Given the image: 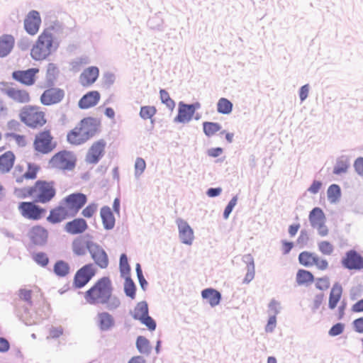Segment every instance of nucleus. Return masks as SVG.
I'll return each mask as SVG.
<instances>
[{
  "mask_svg": "<svg viewBox=\"0 0 363 363\" xmlns=\"http://www.w3.org/2000/svg\"><path fill=\"white\" fill-rule=\"evenodd\" d=\"M113 284L111 279L104 277L99 279L91 288L84 292V298L90 305H105L109 311L118 308L120 299L113 296Z\"/></svg>",
  "mask_w": 363,
  "mask_h": 363,
  "instance_id": "f257e3e1",
  "label": "nucleus"
},
{
  "mask_svg": "<svg viewBox=\"0 0 363 363\" xmlns=\"http://www.w3.org/2000/svg\"><path fill=\"white\" fill-rule=\"evenodd\" d=\"M101 121L94 117H86L69 130L67 135V140L73 145H79L93 138L100 130Z\"/></svg>",
  "mask_w": 363,
  "mask_h": 363,
  "instance_id": "f03ea898",
  "label": "nucleus"
},
{
  "mask_svg": "<svg viewBox=\"0 0 363 363\" xmlns=\"http://www.w3.org/2000/svg\"><path fill=\"white\" fill-rule=\"evenodd\" d=\"M21 121L31 129H40L48 123L46 111L37 105L23 106L19 112Z\"/></svg>",
  "mask_w": 363,
  "mask_h": 363,
  "instance_id": "7ed1b4c3",
  "label": "nucleus"
},
{
  "mask_svg": "<svg viewBox=\"0 0 363 363\" xmlns=\"http://www.w3.org/2000/svg\"><path fill=\"white\" fill-rule=\"evenodd\" d=\"M52 28H45L38 36L31 49L30 55L35 60H45L52 52L53 35Z\"/></svg>",
  "mask_w": 363,
  "mask_h": 363,
  "instance_id": "20e7f679",
  "label": "nucleus"
},
{
  "mask_svg": "<svg viewBox=\"0 0 363 363\" xmlns=\"http://www.w3.org/2000/svg\"><path fill=\"white\" fill-rule=\"evenodd\" d=\"M33 193L35 202L47 203L56 195V186L54 181L38 180L33 184Z\"/></svg>",
  "mask_w": 363,
  "mask_h": 363,
  "instance_id": "39448f33",
  "label": "nucleus"
},
{
  "mask_svg": "<svg viewBox=\"0 0 363 363\" xmlns=\"http://www.w3.org/2000/svg\"><path fill=\"white\" fill-rule=\"evenodd\" d=\"M77 163L75 155L68 150H62L55 153L49 160V166L52 169L62 171H72Z\"/></svg>",
  "mask_w": 363,
  "mask_h": 363,
  "instance_id": "423d86ee",
  "label": "nucleus"
},
{
  "mask_svg": "<svg viewBox=\"0 0 363 363\" xmlns=\"http://www.w3.org/2000/svg\"><path fill=\"white\" fill-rule=\"evenodd\" d=\"M56 147V142L50 130L45 129L38 132L33 140V148L38 153L46 155Z\"/></svg>",
  "mask_w": 363,
  "mask_h": 363,
  "instance_id": "0eeeda50",
  "label": "nucleus"
},
{
  "mask_svg": "<svg viewBox=\"0 0 363 363\" xmlns=\"http://www.w3.org/2000/svg\"><path fill=\"white\" fill-rule=\"evenodd\" d=\"M21 216L28 220H41L46 214V209L38 205L35 201H22L18 205Z\"/></svg>",
  "mask_w": 363,
  "mask_h": 363,
  "instance_id": "6e6552de",
  "label": "nucleus"
},
{
  "mask_svg": "<svg viewBox=\"0 0 363 363\" xmlns=\"http://www.w3.org/2000/svg\"><path fill=\"white\" fill-rule=\"evenodd\" d=\"M96 269L94 264L89 263L79 269L73 279V286L76 289H81L86 286L89 281L96 275Z\"/></svg>",
  "mask_w": 363,
  "mask_h": 363,
  "instance_id": "1a4fd4ad",
  "label": "nucleus"
},
{
  "mask_svg": "<svg viewBox=\"0 0 363 363\" xmlns=\"http://www.w3.org/2000/svg\"><path fill=\"white\" fill-rule=\"evenodd\" d=\"M86 196L82 193L72 194L66 196L62 201L65 208L74 216L86 203Z\"/></svg>",
  "mask_w": 363,
  "mask_h": 363,
  "instance_id": "9d476101",
  "label": "nucleus"
},
{
  "mask_svg": "<svg viewBox=\"0 0 363 363\" xmlns=\"http://www.w3.org/2000/svg\"><path fill=\"white\" fill-rule=\"evenodd\" d=\"M18 297L28 306H32L34 300L43 298V293L37 285L25 286L18 290Z\"/></svg>",
  "mask_w": 363,
  "mask_h": 363,
  "instance_id": "9b49d317",
  "label": "nucleus"
},
{
  "mask_svg": "<svg viewBox=\"0 0 363 363\" xmlns=\"http://www.w3.org/2000/svg\"><path fill=\"white\" fill-rule=\"evenodd\" d=\"M65 97V91L60 88L52 87L44 91L40 101L44 106H51L62 101Z\"/></svg>",
  "mask_w": 363,
  "mask_h": 363,
  "instance_id": "f8f14e48",
  "label": "nucleus"
},
{
  "mask_svg": "<svg viewBox=\"0 0 363 363\" xmlns=\"http://www.w3.org/2000/svg\"><path fill=\"white\" fill-rule=\"evenodd\" d=\"M106 143L105 140L100 139L94 142L89 147L86 155V161L90 164H96L103 157Z\"/></svg>",
  "mask_w": 363,
  "mask_h": 363,
  "instance_id": "ddd939ff",
  "label": "nucleus"
},
{
  "mask_svg": "<svg viewBox=\"0 0 363 363\" xmlns=\"http://www.w3.org/2000/svg\"><path fill=\"white\" fill-rule=\"evenodd\" d=\"M40 24L41 18L37 11H30L25 18L24 28L31 35H35L38 32Z\"/></svg>",
  "mask_w": 363,
  "mask_h": 363,
  "instance_id": "4468645a",
  "label": "nucleus"
},
{
  "mask_svg": "<svg viewBox=\"0 0 363 363\" xmlns=\"http://www.w3.org/2000/svg\"><path fill=\"white\" fill-rule=\"evenodd\" d=\"M89 253L95 264L101 269H106L108 266V257L105 250L98 244L93 243L89 249Z\"/></svg>",
  "mask_w": 363,
  "mask_h": 363,
  "instance_id": "2eb2a0df",
  "label": "nucleus"
},
{
  "mask_svg": "<svg viewBox=\"0 0 363 363\" xmlns=\"http://www.w3.org/2000/svg\"><path fill=\"white\" fill-rule=\"evenodd\" d=\"M39 72L37 68H30L27 70H17L12 73V77L16 81L26 85L31 86L35 82V74Z\"/></svg>",
  "mask_w": 363,
  "mask_h": 363,
  "instance_id": "dca6fc26",
  "label": "nucleus"
},
{
  "mask_svg": "<svg viewBox=\"0 0 363 363\" xmlns=\"http://www.w3.org/2000/svg\"><path fill=\"white\" fill-rule=\"evenodd\" d=\"M28 235L33 245H43L48 241V232L44 227L36 225L30 229Z\"/></svg>",
  "mask_w": 363,
  "mask_h": 363,
  "instance_id": "f3484780",
  "label": "nucleus"
},
{
  "mask_svg": "<svg viewBox=\"0 0 363 363\" xmlns=\"http://www.w3.org/2000/svg\"><path fill=\"white\" fill-rule=\"evenodd\" d=\"M199 107V104H184L183 103H179V110H178V114L174 118V121L176 122L186 123L189 122L196 108Z\"/></svg>",
  "mask_w": 363,
  "mask_h": 363,
  "instance_id": "a211bd4d",
  "label": "nucleus"
},
{
  "mask_svg": "<svg viewBox=\"0 0 363 363\" xmlns=\"http://www.w3.org/2000/svg\"><path fill=\"white\" fill-rule=\"evenodd\" d=\"M342 264L348 269H363V257L355 250H350L346 253Z\"/></svg>",
  "mask_w": 363,
  "mask_h": 363,
  "instance_id": "6ab92c4d",
  "label": "nucleus"
},
{
  "mask_svg": "<svg viewBox=\"0 0 363 363\" xmlns=\"http://www.w3.org/2000/svg\"><path fill=\"white\" fill-rule=\"evenodd\" d=\"M4 93L17 103L27 104L30 101V94L25 89L7 86L4 89Z\"/></svg>",
  "mask_w": 363,
  "mask_h": 363,
  "instance_id": "aec40b11",
  "label": "nucleus"
},
{
  "mask_svg": "<svg viewBox=\"0 0 363 363\" xmlns=\"http://www.w3.org/2000/svg\"><path fill=\"white\" fill-rule=\"evenodd\" d=\"M100 99L101 94L98 91H90L79 99L78 106L81 109H88L96 106Z\"/></svg>",
  "mask_w": 363,
  "mask_h": 363,
  "instance_id": "412c9836",
  "label": "nucleus"
},
{
  "mask_svg": "<svg viewBox=\"0 0 363 363\" xmlns=\"http://www.w3.org/2000/svg\"><path fill=\"white\" fill-rule=\"evenodd\" d=\"M69 217H72L70 213L62 203L50 211L47 220L50 223L55 224L62 222Z\"/></svg>",
  "mask_w": 363,
  "mask_h": 363,
  "instance_id": "4be33fe9",
  "label": "nucleus"
},
{
  "mask_svg": "<svg viewBox=\"0 0 363 363\" xmlns=\"http://www.w3.org/2000/svg\"><path fill=\"white\" fill-rule=\"evenodd\" d=\"M99 70L96 67H89L85 69L79 76L82 86L87 87L92 85L99 77Z\"/></svg>",
  "mask_w": 363,
  "mask_h": 363,
  "instance_id": "5701e85b",
  "label": "nucleus"
},
{
  "mask_svg": "<svg viewBox=\"0 0 363 363\" xmlns=\"http://www.w3.org/2000/svg\"><path fill=\"white\" fill-rule=\"evenodd\" d=\"M179 238L182 242L186 245H191L194 240V232L189 225L184 220L179 219L177 221Z\"/></svg>",
  "mask_w": 363,
  "mask_h": 363,
  "instance_id": "b1692460",
  "label": "nucleus"
},
{
  "mask_svg": "<svg viewBox=\"0 0 363 363\" xmlns=\"http://www.w3.org/2000/svg\"><path fill=\"white\" fill-rule=\"evenodd\" d=\"M96 324L101 331H108L115 326V319L108 312H99L96 315Z\"/></svg>",
  "mask_w": 363,
  "mask_h": 363,
  "instance_id": "393cba45",
  "label": "nucleus"
},
{
  "mask_svg": "<svg viewBox=\"0 0 363 363\" xmlns=\"http://www.w3.org/2000/svg\"><path fill=\"white\" fill-rule=\"evenodd\" d=\"M88 228L86 220L83 218H75L66 223L65 230L72 235L81 234Z\"/></svg>",
  "mask_w": 363,
  "mask_h": 363,
  "instance_id": "a878e982",
  "label": "nucleus"
},
{
  "mask_svg": "<svg viewBox=\"0 0 363 363\" xmlns=\"http://www.w3.org/2000/svg\"><path fill=\"white\" fill-rule=\"evenodd\" d=\"M93 243V242L87 241L82 237L76 238L72 244V251L78 256L84 255L86 253V250L89 251Z\"/></svg>",
  "mask_w": 363,
  "mask_h": 363,
  "instance_id": "bb28decb",
  "label": "nucleus"
},
{
  "mask_svg": "<svg viewBox=\"0 0 363 363\" xmlns=\"http://www.w3.org/2000/svg\"><path fill=\"white\" fill-rule=\"evenodd\" d=\"M16 156L11 151H7L0 156V173L5 174L10 172L13 167Z\"/></svg>",
  "mask_w": 363,
  "mask_h": 363,
  "instance_id": "cd10ccee",
  "label": "nucleus"
},
{
  "mask_svg": "<svg viewBox=\"0 0 363 363\" xmlns=\"http://www.w3.org/2000/svg\"><path fill=\"white\" fill-rule=\"evenodd\" d=\"M15 43L11 35H3L0 37V57L8 55L12 50Z\"/></svg>",
  "mask_w": 363,
  "mask_h": 363,
  "instance_id": "c85d7f7f",
  "label": "nucleus"
},
{
  "mask_svg": "<svg viewBox=\"0 0 363 363\" xmlns=\"http://www.w3.org/2000/svg\"><path fill=\"white\" fill-rule=\"evenodd\" d=\"M100 214L104 228L107 230L112 229L115 225V218L111 208L108 206L102 207Z\"/></svg>",
  "mask_w": 363,
  "mask_h": 363,
  "instance_id": "c756f323",
  "label": "nucleus"
},
{
  "mask_svg": "<svg viewBox=\"0 0 363 363\" xmlns=\"http://www.w3.org/2000/svg\"><path fill=\"white\" fill-rule=\"evenodd\" d=\"M201 296L203 298L207 300L212 307L218 305L221 298L220 292L213 289H206L203 290Z\"/></svg>",
  "mask_w": 363,
  "mask_h": 363,
  "instance_id": "7c9ffc66",
  "label": "nucleus"
},
{
  "mask_svg": "<svg viewBox=\"0 0 363 363\" xmlns=\"http://www.w3.org/2000/svg\"><path fill=\"white\" fill-rule=\"evenodd\" d=\"M40 170V167L34 163H28L27 171L21 176L16 177V181L17 183H22L23 179H35L37 177V174Z\"/></svg>",
  "mask_w": 363,
  "mask_h": 363,
  "instance_id": "2f4dec72",
  "label": "nucleus"
},
{
  "mask_svg": "<svg viewBox=\"0 0 363 363\" xmlns=\"http://www.w3.org/2000/svg\"><path fill=\"white\" fill-rule=\"evenodd\" d=\"M342 293V286L339 284H335L330 291L329 298V307L335 308L339 302Z\"/></svg>",
  "mask_w": 363,
  "mask_h": 363,
  "instance_id": "473e14b6",
  "label": "nucleus"
},
{
  "mask_svg": "<svg viewBox=\"0 0 363 363\" xmlns=\"http://www.w3.org/2000/svg\"><path fill=\"white\" fill-rule=\"evenodd\" d=\"M53 271L57 277H64L69 273L70 267L67 262L59 260L55 264Z\"/></svg>",
  "mask_w": 363,
  "mask_h": 363,
  "instance_id": "72a5a7b5",
  "label": "nucleus"
},
{
  "mask_svg": "<svg viewBox=\"0 0 363 363\" xmlns=\"http://www.w3.org/2000/svg\"><path fill=\"white\" fill-rule=\"evenodd\" d=\"M148 315V306L146 302H139L134 308L133 318L140 320Z\"/></svg>",
  "mask_w": 363,
  "mask_h": 363,
  "instance_id": "f704fd0d",
  "label": "nucleus"
},
{
  "mask_svg": "<svg viewBox=\"0 0 363 363\" xmlns=\"http://www.w3.org/2000/svg\"><path fill=\"white\" fill-rule=\"evenodd\" d=\"M313 281L312 274L304 269H299L296 274V281L299 285L309 284Z\"/></svg>",
  "mask_w": 363,
  "mask_h": 363,
  "instance_id": "c9c22d12",
  "label": "nucleus"
},
{
  "mask_svg": "<svg viewBox=\"0 0 363 363\" xmlns=\"http://www.w3.org/2000/svg\"><path fill=\"white\" fill-rule=\"evenodd\" d=\"M233 104L225 98H220L217 104V111L222 114H229L232 112Z\"/></svg>",
  "mask_w": 363,
  "mask_h": 363,
  "instance_id": "e433bc0d",
  "label": "nucleus"
},
{
  "mask_svg": "<svg viewBox=\"0 0 363 363\" xmlns=\"http://www.w3.org/2000/svg\"><path fill=\"white\" fill-rule=\"evenodd\" d=\"M13 194L18 199H23L29 197L34 198L33 185L31 186L16 188L14 189Z\"/></svg>",
  "mask_w": 363,
  "mask_h": 363,
  "instance_id": "4c0bfd02",
  "label": "nucleus"
},
{
  "mask_svg": "<svg viewBox=\"0 0 363 363\" xmlns=\"http://www.w3.org/2000/svg\"><path fill=\"white\" fill-rule=\"evenodd\" d=\"M328 199L331 203L337 202L341 196L340 188L337 184H332L329 186L328 191Z\"/></svg>",
  "mask_w": 363,
  "mask_h": 363,
  "instance_id": "58836bf2",
  "label": "nucleus"
},
{
  "mask_svg": "<svg viewBox=\"0 0 363 363\" xmlns=\"http://www.w3.org/2000/svg\"><path fill=\"white\" fill-rule=\"evenodd\" d=\"M350 167V162L347 158L341 157L337 160L336 164L333 169V173L335 174H340L345 173Z\"/></svg>",
  "mask_w": 363,
  "mask_h": 363,
  "instance_id": "ea45409f",
  "label": "nucleus"
},
{
  "mask_svg": "<svg viewBox=\"0 0 363 363\" xmlns=\"http://www.w3.org/2000/svg\"><path fill=\"white\" fill-rule=\"evenodd\" d=\"M136 346L140 353L148 354L151 347L149 340L143 336H139L136 341Z\"/></svg>",
  "mask_w": 363,
  "mask_h": 363,
  "instance_id": "a19ab883",
  "label": "nucleus"
},
{
  "mask_svg": "<svg viewBox=\"0 0 363 363\" xmlns=\"http://www.w3.org/2000/svg\"><path fill=\"white\" fill-rule=\"evenodd\" d=\"M203 128L204 133L208 136L211 137L215 135L221 128V126L218 123L213 122H204L203 123Z\"/></svg>",
  "mask_w": 363,
  "mask_h": 363,
  "instance_id": "79ce46f5",
  "label": "nucleus"
},
{
  "mask_svg": "<svg viewBox=\"0 0 363 363\" xmlns=\"http://www.w3.org/2000/svg\"><path fill=\"white\" fill-rule=\"evenodd\" d=\"M298 259L300 263L306 267L312 266L316 262L315 257L307 252H301L299 255Z\"/></svg>",
  "mask_w": 363,
  "mask_h": 363,
  "instance_id": "37998d69",
  "label": "nucleus"
},
{
  "mask_svg": "<svg viewBox=\"0 0 363 363\" xmlns=\"http://www.w3.org/2000/svg\"><path fill=\"white\" fill-rule=\"evenodd\" d=\"M124 291L125 294L132 299L135 297V286L133 281L130 277H126L124 284Z\"/></svg>",
  "mask_w": 363,
  "mask_h": 363,
  "instance_id": "c03bdc74",
  "label": "nucleus"
},
{
  "mask_svg": "<svg viewBox=\"0 0 363 363\" xmlns=\"http://www.w3.org/2000/svg\"><path fill=\"white\" fill-rule=\"evenodd\" d=\"M120 271L123 276H126L130 274V267L128 264V257L126 255L122 254L120 257Z\"/></svg>",
  "mask_w": 363,
  "mask_h": 363,
  "instance_id": "a18cd8bd",
  "label": "nucleus"
},
{
  "mask_svg": "<svg viewBox=\"0 0 363 363\" xmlns=\"http://www.w3.org/2000/svg\"><path fill=\"white\" fill-rule=\"evenodd\" d=\"M156 113V108L154 106H145L140 108V115L145 119L151 118Z\"/></svg>",
  "mask_w": 363,
  "mask_h": 363,
  "instance_id": "49530a36",
  "label": "nucleus"
},
{
  "mask_svg": "<svg viewBox=\"0 0 363 363\" xmlns=\"http://www.w3.org/2000/svg\"><path fill=\"white\" fill-rule=\"evenodd\" d=\"M160 99L163 104H164L169 108L172 110L175 106L174 101L170 98L168 92L164 89L160 91Z\"/></svg>",
  "mask_w": 363,
  "mask_h": 363,
  "instance_id": "de8ad7c7",
  "label": "nucleus"
},
{
  "mask_svg": "<svg viewBox=\"0 0 363 363\" xmlns=\"http://www.w3.org/2000/svg\"><path fill=\"white\" fill-rule=\"evenodd\" d=\"M325 217L323 212L319 209V235L325 236L328 234V228L325 225Z\"/></svg>",
  "mask_w": 363,
  "mask_h": 363,
  "instance_id": "09e8293b",
  "label": "nucleus"
},
{
  "mask_svg": "<svg viewBox=\"0 0 363 363\" xmlns=\"http://www.w3.org/2000/svg\"><path fill=\"white\" fill-rule=\"evenodd\" d=\"M319 250L323 254L325 255H330L333 252L334 247L330 242L323 241L319 243Z\"/></svg>",
  "mask_w": 363,
  "mask_h": 363,
  "instance_id": "8fccbe9b",
  "label": "nucleus"
},
{
  "mask_svg": "<svg viewBox=\"0 0 363 363\" xmlns=\"http://www.w3.org/2000/svg\"><path fill=\"white\" fill-rule=\"evenodd\" d=\"M97 205L95 203H90L84 208L82 212L84 217L89 218H91L96 212Z\"/></svg>",
  "mask_w": 363,
  "mask_h": 363,
  "instance_id": "3c124183",
  "label": "nucleus"
},
{
  "mask_svg": "<svg viewBox=\"0 0 363 363\" xmlns=\"http://www.w3.org/2000/svg\"><path fill=\"white\" fill-rule=\"evenodd\" d=\"M34 260L40 265L45 267L49 262L47 255L44 252H38L33 257Z\"/></svg>",
  "mask_w": 363,
  "mask_h": 363,
  "instance_id": "603ef678",
  "label": "nucleus"
},
{
  "mask_svg": "<svg viewBox=\"0 0 363 363\" xmlns=\"http://www.w3.org/2000/svg\"><path fill=\"white\" fill-rule=\"evenodd\" d=\"M146 167V164L143 158L138 157L135 160V175H140L144 172Z\"/></svg>",
  "mask_w": 363,
  "mask_h": 363,
  "instance_id": "864d4df0",
  "label": "nucleus"
},
{
  "mask_svg": "<svg viewBox=\"0 0 363 363\" xmlns=\"http://www.w3.org/2000/svg\"><path fill=\"white\" fill-rule=\"evenodd\" d=\"M140 321L145 325L150 330H154L156 328L155 321L148 315L142 318Z\"/></svg>",
  "mask_w": 363,
  "mask_h": 363,
  "instance_id": "5fc2aeb1",
  "label": "nucleus"
},
{
  "mask_svg": "<svg viewBox=\"0 0 363 363\" xmlns=\"http://www.w3.org/2000/svg\"><path fill=\"white\" fill-rule=\"evenodd\" d=\"M344 330V325L338 323L334 325L329 330V335L331 336H336L341 334Z\"/></svg>",
  "mask_w": 363,
  "mask_h": 363,
  "instance_id": "6e6d98bb",
  "label": "nucleus"
},
{
  "mask_svg": "<svg viewBox=\"0 0 363 363\" xmlns=\"http://www.w3.org/2000/svg\"><path fill=\"white\" fill-rule=\"evenodd\" d=\"M136 272L140 286L143 289H145V286L147 285V282L146 281L143 275L140 264H136Z\"/></svg>",
  "mask_w": 363,
  "mask_h": 363,
  "instance_id": "4d7b16f0",
  "label": "nucleus"
},
{
  "mask_svg": "<svg viewBox=\"0 0 363 363\" xmlns=\"http://www.w3.org/2000/svg\"><path fill=\"white\" fill-rule=\"evenodd\" d=\"M11 137L16 141L19 146H25L26 145V138L23 135L13 133Z\"/></svg>",
  "mask_w": 363,
  "mask_h": 363,
  "instance_id": "13d9d810",
  "label": "nucleus"
},
{
  "mask_svg": "<svg viewBox=\"0 0 363 363\" xmlns=\"http://www.w3.org/2000/svg\"><path fill=\"white\" fill-rule=\"evenodd\" d=\"M354 167L359 175H363V157H358L354 162Z\"/></svg>",
  "mask_w": 363,
  "mask_h": 363,
  "instance_id": "bf43d9fd",
  "label": "nucleus"
},
{
  "mask_svg": "<svg viewBox=\"0 0 363 363\" xmlns=\"http://www.w3.org/2000/svg\"><path fill=\"white\" fill-rule=\"evenodd\" d=\"M277 319L275 315L269 317L265 330L267 332H272L276 326Z\"/></svg>",
  "mask_w": 363,
  "mask_h": 363,
  "instance_id": "052dcab7",
  "label": "nucleus"
},
{
  "mask_svg": "<svg viewBox=\"0 0 363 363\" xmlns=\"http://www.w3.org/2000/svg\"><path fill=\"white\" fill-rule=\"evenodd\" d=\"M355 330L359 333H363V318L356 319L353 322Z\"/></svg>",
  "mask_w": 363,
  "mask_h": 363,
  "instance_id": "680f3d73",
  "label": "nucleus"
},
{
  "mask_svg": "<svg viewBox=\"0 0 363 363\" xmlns=\"http://www.w3.org/2000/svg\"><path fill=\"white\" fill-rule=\"evenodd\" d=\"M10 345L8 340L4 337H0V352L9 351Z\"/></svg>",
  "mask_w": 363,
  "mask_h": 363,
  "instance_id": "e2e57ef3",
  "label": "nucleus"
},
{
  "mask_svg": "<svg viewBox=\"0 0 363 363\" xmlns=\"http://www.w3.org/2000/svg\"><path fill=\"white\" fill-rule=\"evenodd\" d=\"M294 245L291 242L286 240L282 241V251L284 255L288 254L292 249Z\"/></svg>",
  "mask_w": 363,
  "mask_h": 363,
  "instance_id": "0e129e2a",
  "label": "nucleus"
},
{
  "mask_svg": "<svg viewBox=\"0 0 363 363\" xmlns=\"http://www.w3.org/2000/svg\"><path fill=\"white\" fill-rule=\"evenodd\" d=\"M352 311L354 313L363 312V299L358 301L352 306Z\"/></svg>",
  "mask_w": 363,
  "mask_h": 363,
  "instance_id": "69168bd1",
  "label": "nucleus"
},
{
  "mask_svg": "<svg viewBox=\"0 0 363 363\" xmlns=\"http://www.w3.org/2000/svg\"><path fill=\"white\" fill-rule=\"evenodd\" d=\"M309 91V88L307 84L301 86L300 91H299V96L301 101L305 100L307 96Z\"/></svg>",
  "mask_w": 363,
  "mask_h": 363,
  "instance_id": "338daca9",
  "label": "nucleus"
},
{
  "mask_svg": "<svg viewBox=\"0 0 363 363\" xmlns=\"http://www.w3.org/2000/svg\"><path fill=\"white\" fill-rule=\"evenodd\" d=\"M330 282L328 279L327 278H320L319 279V289L323 290L326 289L329 287Z\"/></svg>",
  "mask_w": 363,
  "mask_h": 363,
  "instance_id": "774afa93",
  "label": "nucleus"
}]
</instances>
